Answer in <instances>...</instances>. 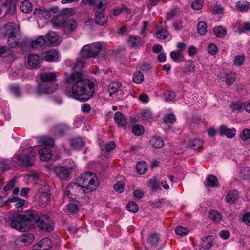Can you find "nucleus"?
Returning a JSON list of instances; mask_svg holds the SVG:
<instances>
[{"label":"nucleus","instance_id":"f257e3e1","mask_svg":"<svg viewBox=\"0 0 250 250\" xmlns=\"http://www.w3.org/2000/svg\"><path fill=\"white\" fill-rule=\"evenodd\" d=\"M35 221L38 229L42 231L51 232L54 229V223L50 216L46 214L39 215L35 210H29L25 214H15L11 218L12 228L20 231L30 230L32 226L27 222Z\"/></svg>","mask_w":250,"mask_h":250},{"label":"nucleus","instance_id":"f03ea898","mask_svg":"<svg viewBox=\"0 0 250 250\" xmlns=\"http://www.w3.org/2000/svg\"><path fill=\"white\" fill-rule=\"evenodd\" d=\"M81 72L72 73L65 77V82L73 84L70 89H65L64 93L81 102H86L94 96L95 84L88 79H83Z\"/></svg>","mask_w":250,"mask_h":250},{"label":"nucleus","instance_id":"7ed1b4c3","mask_svg":"<svg viewBox=\"0 0 250 250\" xmlns=\"http://www.w3.org/2000/svg\"><path fill=\"white\" fill-rule=\"evenodd\" d=\"M56 77L55 72L46 71L40 73V78L42 83L38 85L37 93L44 94L54 92L58 87L56 83Z\"/></svg>","mask_w":250,"mask_h":250},{"label":"nucleus","instance_id":"20e7f679","mask_svg":"<svg viewBox=\"0 0 250 250\" xmlns=\"http://www.w3.org/2000/svg\"><path fill=\"white\" fill-rule=\"evenodd\" d=\"M77 182L90 192L95 190L98 187L99 181L96 174L89 172L81 174L77 179Z\"/></svg>","mask_w":250,"mask_h":250},{"label":"nucleus","instance_id":"39448f33","mask_svg":"<svg viewBox=\"0 0 250 250\" xmlns=\"http://www.w3.org/2000/svg\"><path fill=\"white\" fill-rule=\"evenodd\" d=\"M102 45L99 42L84 46L81 49L80 55L83 59L94 58L101 51Z\"/></svg>","mask_w":250,"mask_h":250},{"label":"nucleus","instance_id":"423d86ee","mask_svg":"<svg viewBox=\"0 0 250 250\" xmlns=\"http://www.w3.org/2000/svg\"><path fill=\"white\" fill-rule=\"evenodd\" d=\"M85 190L81 185L77 183H70L67 186L66 195L73 200L82 198Z\"/></svg>","mask_w":250,"mask_h":250},{"label":"nucleus","instance_id":"0eeeda50","mask_svg":"<svg viewBox=\"0 0 250 250\" xmlns=\"http://www.w3.org/2000/svg\"><path fill=\"white\" fill-rule=\"evenodd\" d=\"M76 166L74 164L72 166L66 167L62 166H56L53 167V170L56 176L61 180H67L70 174V171L74 169Z\"/></svg>","mask_w":250,"mask_h":250},{"label":"nucleus","instance_id":"6e6552de","mask_svg":"<svg viewBox=\"0 0 250 250\" xmlns=\"http://www.w3.org/2000/svg\"><path fill=\"white\" fill-rule=\"evenodd\" d=\"M41 58L47 62H54L58 58V52L54 49H45L40 53Z\"/></svg>","mask_w":250,"mask_h":250},{"label":"nucleus","instance_id":"1a4fd4ad","mask_svg":"<svg viewBox=\"0 0 250 250\" xmlns=\"http://www.w3.org/2000/svg\"><path fill=\"white\" fill-rule=\"evenodd\" d=\"M81 3L82 5L88 4L90 6H93L95 12L97 11L105 12V5L102 0H82Z\"/></svg>","mask_w":250,"mask_h":250},{"label":"nucleus","instance_id":"9d476101","mask_svg":"<svg viewBox=\"0 0 250 250\" xmlns=\"http://www.w3.org/2000/svg\"><path fill=\"white\" fill-rule=\"evenodd\" d=\"M36 153L31 152L30 154L19 156V159L23 167H30L33 165Z\"/></svg>","mask_w":250,"mask_h":250},{"label":"nucleus","instance_id":"9b49d317","mask_svg":"<svg viewBox=\"0 0 250 250\" xmlns=\"http://www.w3.org/2000/svg\"><path fill=\"white\" fill-rule=\"evenodd\" d=\"M76 21L72 19L66 18L62 29L65 34H69L74 31L76 27Z\"/></svg>","mask_w":250,"mask_h":250},{"label":"nucleus","instance_id":"f8f14e48","mask_svg":"<svg viewBox=\"0 0 250 250\" xmlns=\"http://www.w3.org/2000/svg\"><path fill=\"white\" fill-rule=\"evenodd\" d=\"M114 119L118 127L123 128L124 130L126 129L127 119L125 115L122 112H117L114 115Z\"/></svg>","mask_w":250,"mask_h":250},{"label":"nucleus","instance_id":"ddd939ff","mask_svg":"<svg viewBox=\"0 0 250 250\" xmlns=\"http://www.w3.org/2000/svg\"><path fill=\"white\" fill-rule=\"evenodd\" d=\"M34 240V236L33 234L27 233L20 236L16 240L17 244L21 245L22 243L23 246H26L31 244Z\"/></svg>","mask_w":250,"mask_h":250},{"label":"nucleus","instance_id":"4468645a","mask_svg":"<svg viewBox=\"0 0 250 250\" xmlns=\"http://www.w3.org/2000/svg\"><path fill=\"white\" fill-rule=\"evenodd\" d=\"M28 64L31 69H38L41 66L39 57L36 54H30L28 55Z\"/></svg>","mask_w":250,"mask_h":250},{"label":"nucleus","instance_id":"2eb2a0df","mask_svg":"<svg viewBox=\"0 0 250 250\" xmlns=\"http://www.w3.org/2000/svg\"><path fill=\"white\" fill-rule=\"evenodd\" d=\"M37 250H48L52 247V242L48 238H44L34 246Z\"/></svg>","mask_w":250,"mask_h":250},{"label":"nucleus","instance_id":"dca6fc26","mask_svg":"<svg viewBox=\"0 0 250 250\" xmlns=\"http://www.w3.org/2000/svg\"><path fill=\"white\" fill-rule=\"evenodd\" d=\"M66 18L63 15L58 14L52 18L51 22L54 27L62 29Z\"/></svg>","mask_w":250,"mask_h":250},{"label":"nucleus","instance_id":"f3484780","mask_svg":"<svg viewBox=\"0 0 250 250\" xmlns=\"http://www.w3.org/2000/svg\"><path fill=\"white\" fill-rule=\"evenodd\" d=\"M94 20L96 24L102 26L107 22V17L105 12L97 11L95 13Z\"/></svg>","mask_w":250,"mask_h":250},{"label":"nucleus","instance_id":"a211bd4d","mask_svg":"<svg viewBox=\"0 0 250 250\" xmlns=\"http://www.w3.org/2000/svg\"><path fill=\"white\" fill-rule=\"evenodd\" d=\"M236 132V129L234 128L229 129L225 125H221L219 128L220 135H226L229 138L234 137L235 136Z\"/></svg>","mask_w":250,"mask_h":250},{"label":"nucleus","instance_id":"6ab92c4d","mask_svg":"<svg viewBox=\"0 0 250 250\" xmlns=\"http://www.w3.org/2000/svg\"><path fill=\"white\" fill-rule=\"evenodd\" d=\"M38 153L41 160L42 161H48L52 157V151L48 147H44L39 150Z\"/></svg>","mask_w":250,"mask_h":250},{"label":"nucleus","instance_id":"aec40b11","mask_svg":"<svg viewBox=\"0 0 250 250\" xmlns=\"http://www.w3.org/2000/svg\"><path fill=\"white\" fill-rule=\"evenodd\" d=\"M160 241V235L156 233H151L148 237L147 242L151 248H156Z\"/></svg>","mask_w":250,"mask_h":250},{"label":"nucleus","instance_id":"412c9836","mask_svg":"<svg viewBox=\"0 0 250 250\" xmlns=\"http://www.w3.org/2000/svg\"><path fill=\"white\" fill-rule=\"evenodd\" d=\"M204 142L200 139H191L188 143V145L195 150L200 151L203 148Z\"/></svg>","mask_w":250,"mask_h":250},{"label":"nucleus","instance_id":"4be33fe9","mask_svg":"<svg viewBox=\"0 0 250 250\" xmlns=\"http://www.w3.org/2000/svg\"><path fill=\"white\" fill-rule=\"evenodd\" d=\"M239 198V194L236 190L230 191L226 195V201L229 204L235 203Z\"/></svg>","mask_w":250,"mask_h":250},{"label":"nucleus","instance_id":"5701e85b","mask_svg":"<svg viewBox=\"0 0 250 250\" xmlns=\"http://www.w3.org/2000/svg\"><path fill=\"white\" fill-rule=\"evenodd\" d=\"M69 129V126L66 124H59L54 127L56 134L60 136L64 135Z\"/></svg>","mask_w":250,"mask_h":250},{"label":"nucleus","instance_id":"b1692460","mask_svg":"<svg viewBox=\"0 0 250 250\" xmlns=\"http://www.w3.org/2000/svg\"><path fill=\"white\" fill-rule=\"evenodd\" d=\"M219 181L217 177L214 175L210 174L208 176L205 185L206 187L215 188L218 186Z\"/></svg>","mask_w":250,"mask_h":250},{"label":"nucleus","instance_id":"393cba45","mask_svg":"<svg viewBox=\"0 0 250 250\" xmlns=\"http://www.w3.org/2000/svg\"><path fill=\"white\" fill-rule=\"evenodd\" d=\"M214 245L212 241V237L208 236L202 238L201 247L203 250H207L210 249Z\"/></svg>","mask_w":250,"mask_h":250},{"label":"nucleus","instance_id":"a878e982","mask_svg":"<svg viewBox=\"0 0 250 250\" xmlns=\"http://www.w3.org/2000/svg\"><path fill=\"white\" fill-rule=\"evenodd\" d=\"M45 42V37L43 36H39L37 39L31 42V46L32 48H39L44 45Z\"/></svg>","mask_w":250,"mask_h":250},{"label":"nucleus","instance_id":"bb28decb","mask_svg":"<svg viewBox=\"0 0 250 250\" xmlns=\"http://www.w3.org/2000/svg\"><path fill=\"white\" fill-rule=\"evenodd\" d=\"M71 147L75 149H81L83 148L84 142L81 137H75L71 140Z\"/></svg>","mask_w":250,"mask_h":250},{"label":"nucleus","instance_id":"cd10ccee","mask_svg":"<svg viewBox=\"0 0 250 250\" xmlns=\"http://www.w3.org/2000/svg\"><path fill=\"white\" fill-rule=\"evenodd\" d=\"M150 143L154 148H161L164 146V143L163 139L158 136H153L150 141Z\"/></svg>","mask_w":250,"mask_h":250},{"label":"nucleus","instance_id":"c85d7f7f","mask_svg":"<svg viewBox=\"0 0 250 250\" xmlns=\"http://www.w3.org/2000/svg\"><path fill=\"white\" fill-rule=\"evenodd\" d=\"M162 184L163 182H160L156 178L151 179L148 182V187L155 191L161 190V185Z\"/></svg>","mask_w":250,"mask_h":250},{"label":"nucleus","instance_id":"c756f323","mask_svg":"<svg viewBox=\"0 0 250 250\" xmlns=\"http://www.w3.org/2000/svg\"><path fill=\"white\" fill-rule=\"evenodd\" d=\"M222 214L216 210H211L209 212V218L213 222L217 223L222 219Z\"/></svg>","mask_w":250,"mask_h":250},{"label":"nucleus","instance_id":"7c9ffc66","mask_svg":"<svg viewBox=\"0 0 250 250\" xmlns=\"http://www.w3.org/2000/svg\"><path fill=\"white\" fill-rule=\"evenodd\" d=\"M5 29L6 30V35L8 36H16L18 32V29L16 27V25L10 23L5 26Z\"/></svg>","mask_w":250,"mask_h":250},{"label":"nucleus","instance_id":"2f4dec72","mask_svg":"<svg viewBox=\"0 0 250 250\" xmlns=\"http://www.w3.org/2000/svg\"><path fill=\"white\" fill-rule=\"evenodd\" d=\"M32 9V4L28 0H24L21 3L20 9L23 13H29L31 12Z\"/></svg>","mask_w":250,"mask_h":250},{"label":"nucleus","instance_id":"473e14b6","mask_svg":"<svg viewBox=\"0 0 250 250\" xmlns=\"http://www.w3.org/2000/svg\"><path fill=\"white\" fill-rule=\"evenodd\" d=\"M170 56L171 59L175 62H181L185 61L183 53L180 51H171Z\"/></svg>","mask_w":250,"mask_h":250},{"label":"nucleus","instance_id":"72a5a7b5","mask_svg":"<svg viewBox=\"0 0 250 250\" xmlns=\"http://www.w3.org/2000/svg\"><path fill=\"white\" fill-rule=\"evenodd\" d=\"M213 32L214 35L218 38H223L227 34L226 28L222 26L214 27L213 29Z\"/></svg>","mask_w":250,"mask_h":250},{"label":"nucleus","instance_id":"f704fd0d","mask_svg":"<svg viewBox=\"0 0 250 250\" xmlns=\"http://www.w3.org/2000/svg\"><path fill=\"white\" fill-rule=\"evenodd\" d=\"M136 169L138 173L140 174H145L148 169L147 165L145 161H141L137 163Z\"/></svg>","mask_w":250,"mask_h":250},{"label":"nucleus","instance_id":"c9c22d12","mask_svg":"<svg viewBox=\"0 0 250 250\" xmlns=\"http://www.w3.org/2000/svg\"><path fill=\"white\" fill-rule=\"evenodd\" d=\"M250 3L247 1H239L236 3L237 9L241 12H247L250 8Z\"/></svg>","mask_w":250,"mask_h":250},{"label":"nucleus","instance_id":"e433bc0d","mask_svg":"<svg viewBox=\"0 0 250 250\" xmlns=\"http://www.w3.org/2000/svg\"><path fill=\"white\" fill-rule=\"evenodd\" d=\"M133 82L136 84H141L144 80V76L140 71L134 73L132 77Z\"/></svg>","mask_w":250,"mask_h":250},{"label":"nucleus","instance_id":"4c0bfd02","mask_svg":"<svg viewBox=\"0 0 250 250\" xmlns=\"http://www.w3.org/2000/svg\"><path fill=\"white\" fill-rule=\"evenodd\" d=\"M8 44L11 48H15L20 44L19 39L17 35L8 37Z\"/></svg>","mask_w":250,"mask_h":250},{"label":"nucleus","instance_id":"58836bf2","mask_svg":"<svg viewBox=\"0 0 250 250\" xmlns=\"http://www.w3.org/2000/svg\"><path fill=\"white\" fill-rule=\"evenodd\" d=\"M122 84L120 82H113L108 85V91L110 94L117 92Z\"/></svg>","mask_w":250,"mask_h":250},{"label":"nucleus","instance_id":"ea45409f","mask_svg":"<svg viewBox=\"0 0 250 250\" xmlns=\"http://www.w3.org/2000/svg\"><path fill=\"white\" fill-rule=\"evenodd\" d=\"M198 33L201 35H205L207 32V25L204 21L199 22L197 26Z\"/></svg>","mask_w":250,"mask_h":250},{"label":"nucleus","instance_id":"a19ab883","mask_svg":"<svg viewBox=\"0 0 250 250\" xmlns=\"http://www.w3.org/2000/svg\"><path fill=\"white\" fill-rule=\"evenodd\" d=\"M85 66V62L82 61L81 59H77L76 62L74 66H73L72 69L74 71L73 73H75L77 72H81L82 73V71L81 69L83 68Z\"/></svg>","mask_w":250,"mask_h":250},{"label":"nucleus","instance_id":"79ce46f5","mask_svg":"<svg viewBox=\"0 0 250 250\" xmlns=\"http://www.w3.org/2000/svg\"><path fill=\"white\" fill-rule=\"evenodd\" d=\"M144 127L140 125H134L132 129V133L136 136H139L143 135L144 133Z\"/></svg>","mask_w":250,"mask_h":250},{"label":"nucleus","instance_id":"37998d69","mask_svg":"<svg viewBox=\"0 0 250 250\" xmlns=\"http://www.w3.org/2000/svg\"><path fill=\"white\" fill-rule=\"evenodd\" d=\"M5 2H8V7L6 9L5 14L12 15L16 9L15 3L12 0H6Z\"/></svg>","mask_w":250,"mask_h":250},{"label":"nucleus","instance_id":"c03bdc74","mask_svg":"<svg viewBox=\"0 0 250 250\" xmlns=\"http://www.w3.org/2000/svg\"><path fill=\"white\" fill-rule=\"evenodd\" d=\"M236 78V73H230L227 74L226 76V83L228 86L232 84Z\"/></svg>","mask_w":250,"mask_h":250},{"label":"nucleus","instance_id":"a18cd8bd","mask_svg":"<svg viewBox=\"0 0 250 250\" xmlns=\"http://www.w3.org/2000/svg\"><path fill=\"white\" fill-rule=\"evenodd\" d=\"M40 142L42 144L47 146L52 147L54 145V140L51 138L47 136H43L41 138Z\"/></svg>","mask_w":250,"mask_h":250},{"label":"nucleus","instance_id":"49530a36","mask_svg":"<svg viewBox=\"0 0 250 250\" xmlns=\"http://www.w3.org/2000/svg\"><path fill=\"white\" fill-rule=\"evenodd\" d=\"M46 38L51 44L56 43L58 40V36L54 32H49L46 35Z\"/></svg>","mask_w":250,"mask_h":250},{"label":"nucleus","instance_id":"de8ad7c7","mask_svg":"<svg viewBox=\"0 0 250 250\" xmlns=\"http://www.w3.org/2000/svg\"><path fill=\"white\" fill-rule=\"evenodd\" d=\"M126 209L133 213L137 212L139 210V207L137 204L134 201H130L126 205Z\"/></svg>","mask_w":250,"mask_h":250},{"label":"nucleus","instance_id":"09e8293b","mask_svg":"<svg viewBox=\"0 0 250 250\" xmlns=\"http://www.w3.org/2000/svg\"><path fill=\"white\" fill-rule=\"evenodd\" d=\"M164 97L166 101H173L176 97V93L172 91H167L164 94Z\"/></svg>","mask_w":250,"mask_h":250},{"label":"nucleus","instance_id":"8fccbe9b","mask_svg":"<svg viewBox=\"0 0 250 250\" xmlns=\"http://www.w3.org/2000/svg\"><path fill=\"white\" fill-rule=\"evenodd\" d=\"M128 42L131 47H136L140 43V38L131 35L129 36Z\"/></svg>","mask_w":250,"mask_h":250},{"label":"nucleus","instance_id":"3c124183","mask_svg":"<svg viewBox=\"0 0 250 250\" xmlns=\"http://www.w3.org/2000/svg\"><path fill=\"white\" fill-rule=\"evenodd\" d=\"M245 59V56L244 55L236 56L233 60V64L236 66H241L243 64Z\"/></svg>","mask_w":250,"mask_h":250},{"label":"nucleus","instance_id":"603ef678","mask_svg":"<svg viewBox=\"0 0 250 250\" xmlns=\"http://www.w3.org/2000/svg\"><path fill=\"white\" fill-rule=\"evenodd\" d=\"M175 231L177 234L180 236L187 235L189 232V230L187 228H184L179 226L176 227Z\"/></svg>","mask_w":250,"mask_h":250},{"label":"nucleus","instance_id":"864d4df0","mask_svg":"<svg viewBox=\"0 0 250 250\" xmlns=\"http://www.w3.org/2000/svg\"><path fill=\"white\" fill-rule=\"evenodd\" d=\"M66 209L71 213H77L79 210V207L75 203H69L66 206Z\"/></svg>","mask_w":250,"mask_h":250},{"label":"nucleus","instance_id":"5fc2aeb1","mask_svg":"<svg viewBox=\"0 0 250 250\" xmlns=\"http://www.w3.org/2000/svg\"><path fill=\"white\" fill-rule=\"evenodd\" d=\"M9 200L11 202H15L16 207L17 208H21L25 204L24 200L17 197H13L12 198L9 199Z\"/></svg>","mask_w":250,"mask_h":250},{"label":"nucleus","instance_id":"6e6d98bb","mask_svg":"<svg viewBox=\"0 0 250 250\" xmlns=\"http://www.w3.org/2000/svg\"><path fill=\"white\" fill-rule=\"evenodd\" d=\"M169 35V32L167 29H163L156 32V36L158 38L164 40Z\"/></svg>","mask_w":250,"mask_h":250},{"label":"nucleus","instance_id":"4d7b16f0","mask_svg":"<svg viewBox=\"0 0 250 250\" xmlns=\"http://www.w3.org/2000/svg\"><path fill=\"white\" fill-rule=\"evenodd\" d=\"M142 117L144 121H148L152 117V113L149 109L144 110L141 113Z\"/></svg>","mask_w":250,"mask_h":250},{"label":"nucleus","instance_id":"13d9d810","mask_svg":"<svg viewBox=\"0 0 250 250\" xmlns=\"http://www.w3.org/2000/svg\"><path fill=\"white\" fill-rule=\"evenodd\" d=\"M203 0H195L192 3L191 7L194 10H200L203 6Z\"/></svg>","mask_w":250,"mask_h":250},{"label":"nucleus","instance_id":"bf43d9fd","mask_svg":"<svg viewBox=\"0 0 250 250\" xmlns=\"http://www.w3.org/2000/svg\"><path fill=\"white\" fill-rule=\"evenodd\" d=\"M241 139L243 141H247L250 138V130L245 128L240 135Z\"/></svg>","mask_w":250,"mask_h":250},{"label":"nucleus","instance_id":"052dcab7","mask_svg":"<svg viewBox=\"0 0 250 250\" xmlns=\"http://www.w3.org/2000/svg\"><path fill=\"white\" fill-rule=\"evenodd\" d=\"M250 31V23L246 22L242 26L238 28V31L240 33H245Z\"/></svg>","mask_w":250,"mask_h":250},{"label":"nucleus","instance_id":"680f3d73","mask_svg":"<svg viewBox=\"0 0 250 250\" xmlns=\"http://www.w3.org/2000/svg\"><path fill=\"white\" fill-rule=\"evenodd\" d=\"M186 63L187 69L189 72H193L195 70V66L193 64V62L192 60H188L185 61Z\"/></svg>","mask_w":250,"mask_h":250},{"label":"nucleus","instance_id":"e2e57ef3","mask_svg":"<svg viewBox=\"0 0 250 250\" xmlns=\"http://www.w3.org/2000/svg\"><path fill=\"white\" fill-rule=\"evenodd\" d=\"M124 184L122 182H117L114 185V190L119 192V193H122L124 191Z\"/></svg>","mask_w":250,"mask_h":250},{"label":"nucleus","instance_id":"0e129e2a","mask_svg":"<svg viewBox=\"0 0 250 250\" xmlns=\"http://www.w3.org/2000/svg\"><path fill=\"white\" fill-rule=\"evenodd\" d=\"M176 121V117L174 114H169L168 115L165 116L164 118V122L165 123L173 124Z\"/></svg>","mask_w":250,"mask_h":250},{"label":"nucleus","instance_id":"69168bd1","mask_svg":"<svg viewBox=\"0 0 250 250\" xmlns=\"http://www.w3.org/2000/svg\"><path fill=\"white\" fill-rule=\"evenodd\" d=\"M16 183V179H11L8 183L4 187L3 190L5 191H7L11 189L14 187Z\"/></svg>","mask_w":250,"mask_h":250},{"label":"nucleus","instance_id":"338daca9","mask_svg":"<svg viewBox=\"0 0 250 250\" xmlns=\"http://www.w3.org/2000/svg\"><path fill=\"white\" fill-rule=\"evenodd\" d=\"M244 103H241L239 101H237L232 104L231 108L233 111L240 110L243 107V106L244 107Z\"/></svg>","mask_w":250,"mask_h":250},{"label":"nucleus","instance_id":"774afa93","mask_svg":"<svg viewBox=\"0 0 250 250\" xmlns=\"http://www.w3.org/2000/svg\"><path fill=\"white\" fill-rule=\"evenodd\" d=\"M208 52L212 55H214L218 52V49L217 46L214 44H210L208 48Z\"/></svg>","mask_w":250,"mask_h":250}]
</instances>
